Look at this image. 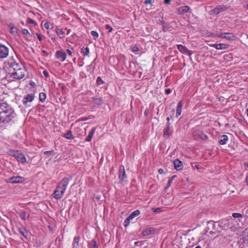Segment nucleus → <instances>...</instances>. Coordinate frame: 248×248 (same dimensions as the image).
I'll list each match as a JSON object with an SVG mask.
<instances>
[{"label":"nucleus","mask_w":248,"mask_h":248,"mask_svg":"<svg viewBox=\"0 0 248 248\" xmlns=\"http://www.w3.org/2000/svg\"><path fill=\"white\" fill-rule=\"evenodd\" d=\"M195 248H202L201 246H198Z\"/></svg>","instance_id":"774afa93"},{"label":"nucleus","mask_w":248,"mask_h":248,"mask_svg":"<svg viewBox=\"0 0 248 248\" xmlns=\"http://www.w3.org/2000/svg\"><path fill=\"white\" fill-rule=\"evenodd\" d=\"M25 181V178L21 176H16L9 178V182L12 184H17L23 183Z\"/></svg>","instance_id":"1a4fd4ad"},{"label":"nucleus","mask_w":248,"mask_h":248,"mask_svg":"<svg viewBox=\"0 0 248 248\" xmlns=\"http://www.w3.org/2000/svg\"><path fill=\"white\" fill-rule=\"evenodd\" d=\"M232 216L234 218H241V217H242V215L241 214L237 213H233Z\"/></svg>","instance_id":"e433bc0d"},{"label":"nucleus","mask_w":248,"mask_h":248,"mask_svg":"<svg viewBox=\"0 0 248 248\" xmlns=\"http://www.w3.org/2000/svg\"><path fill=\"white\" fill-rule=\"evenodd\" d=\"M39 100L42 102H44L46 99V94L45 93L42 92L39 93Z\"/></svg>","instance_id":"cd10ccee"},{"label":"nucleus","mask_w":248,"mask_h":248,"mask_svg":"<svg viewBox=\"0 0 248 248\" xmlns=\"http://www.w3.org/2000/svg\"><path fill=\"white\" fill-rule=\"evenodd\" d=\"M105 29L108 30L109 32H110L112 31V28L109 25H106Z\"/></svg>","instance_id":"ea45409f"},{"label":"nucleus","mask_w":248,"mask_h":248,"mask_svg":"<svg viewBox=\"0 0 248 248\" xmlns=\"http://www.w3.org/2000/svg\"><path fill=\"white\" fill-rule=\"evenodd\" d=\"M27 72L25 67L16 71L10 69V72L6 75L5 79L8 82H11L23 79L26 75Z\"/></svg>","instance_id":"f03ea898"},{"label":"nucleus","mask_w":248,"mask_h":248,"mask_svg":"<svg viewBox=\"0 0 248 248\" xmlns=\"http://www.w3.org/2000/svg\"><path fill=\"white\" fill-rule=\"evenodd\" d=\"M19 216L22 220H26V212L24 211H21L19 214Z\"/></svg>","instance_id":"2f4dec72"},{"label":"nucleus","mask_w":248,"mask_h":248,"mask_svg":"<svg viewBox=\"0 0 248 248\" xmlns=\"http://www.w3.org/2000/svg\"><path fill=\"white\" fill-rule=\"evenodd\" d=\"M127 177L125 174L124 166L121 165L119 167V178L121 181H123Z\"/></svg>","instance_id":"f8f14e48"},{"label":"nucleus","mask_w":248,"mask_h":248,"mask_svg":"<svg viewBox=\"0 0 248 248\" xmlns=\"http://www.w3.org/2000/svg\"><path fill=\"white\" fill-rule=\"evenodd\" d=\"M198 137L202 140H206L208 138V136L202 132H201L199 133Z\"/></svg>","instance_id":"bb28decb"},{"label":"nucleus","mask_w":248,"mask_h":248,"mask_svg":"<svg viewBox=\"0 0 248 248\" xmlns=\"http://www.w3.org/2000/svg\"><path fill=\"white\" fill-rule=\"evenodd\" d=\"M167 123H170V117H168L167 118Z\"/></svg>","instance_id":"0e129e2a"},{"label":"nucleus","mask_w":248,"mask_h":248,"mask_svg":"<svg viewBox=\"0 0 248 248\" xmlns=\"http://www.w3.org/2000/svg\"><path fill=\"white\" fill-rule=\"evenodd\" d=\"M228 9L226 6L224 5H220L217 7V8L214 9L211 11V14H215L217 15L220 13L224 12L226 11Z\"/></svg>","instance_id":"9d476101"},{"label":"nucleus","mask_w":248,"mask_h":248,"mask_svg":"<svg viewBox=\"0 0 248 248\" xmlns=\"http://www.w3.org/2000/svg\"><path fill=\"white\" fill-rule=\"evenodd\" d=\"M183 107V103L181 101H179L178 103V105L176 108V117H178L182 112V109Z\"/></svg>","instance_id":"f3484780"},{"label":"nucleus","mask_w":248,"mask_h":248,"mask_svg":"<svg viewBox=\"0 0 248 248\" xmlns=\"http://www.w3.org/2000/svg\"><path fill=\"white\" fill-rule=\"evenodd\" d=\"M155 232V229L153 227L147 228L146 230H144L142 234L143 236H147L151 234H154Z\"/></svg>","instance_id":"2eb2a0df"},{"label":"nucleus","mask_w":248,"mask_h":248,"mask_svg":"<svg viewBox=\"0 0 248 248\" xmlns=\"http://www.w3.org/2000/svg\"><path fill=\"white\" fill-rule=\"evenodd\" d=\"M128 218L131 220L135 218L131 214L128 217Z\"/></svg>","instance_id":"4d7b16f0"},{"label":"nucleus","mask_w":248,"mask_h":248,"mask_svg":"<svg viewBox=\"0 0 248 248\" xmlns=\"http://www.w3.org/2000/svg\"><path fill=\"white\" fill-rule=\"evenodd\" d=\"M211 46L216 48L217 49H225L228 47V45L224 43L214 44L210 45Z\"/></svg>","instance_id":"ddd939ff"},{"label":"nucleus","mask_w":248,"mask_h":248,"mask_svg":"<svg viewBox=\"0 0 248 248\" xmlns=\"http://www.w3.org/2000/svg\"><path fill=\"white\" fill-rule=\"evenodd\" d=\"M245 183H246L247 185L248 186V175H247L246 178L245 180Z\"/></svg>","instance_id":"6e6d98bb"},{"label":"nucleus","mask_w":248,"mask_h":248,"mask_svg":"<svg viewBox=\"0 0 248 248\" xmlns=\"http://www.w3.org/2000/svg\"><path fill=\"white\" fill-rule=\"evenodd\" d=\"M55 56L61 62H64L66 58V54L63 50L57 51L55 54Z\"/></svg>","instance_id":"9b49d317"},{"label":"nucleus","mask_w":248,"mask_h":248,"mask_svg":"<svg viewBox=\"0 0 248 248\" xmlns=\"http://www.w3.org/2000/svg\"><path fill=\"white\" fill-rule=\"evenodd\" d=\"M208 225H212V229L215 230V224L214 223V222L213 221H210L209 222H208Z\"/></svg>","instance_id":"c03bdc74"},{"label":"nucleus","mask_w":248,"mask_h":248,"mask_svg":"<svg viewBox=\"0 0 248 248\" xmlns=\"http://www.w3.org/2000/svg\"><path fill=\"white\" fill-rule=\"evenodd\" d=\"M145 3H151V0H146L145 2Z\"/></svg>","instance_id":"052dcab7"},{"label":"nucleus","mask_w":248,"mask_h":248,"mask_svg":"<svg viewBox=\"0 0 248 248\" xmlns=\"http://www.w3.org/2000/svg\"><path fill=\"white\" fill-rule=\"evenodd\" d=\"M189 10V7L188 6H184L180 7L178 9V13L179 15H182L185 13H186Z\"/></svg>","instance_id":"a211bd4d"},{"label":"nucleus","mask_w":248,"mask_h":248,"mask_svg":"<svg viewBox=\"0 0 248 248\" xmlns=\"http://www.w3.org/2000/svg\"><path fill=\"white\" fill-rule=\"evenodd\" d=\"M81 53L84 55L87 56L89 54V48L88 47H82L81 48Z\"/></svg>","instance_id":"c85d7f7f"},{"label":"nucleus","mask_w":248,"mask_h":248,"mask_svg":"<svg viewBox=\"0 0 248 248\" xmlns=\"http://www.w3.org/2000/svg\"><path fill=\"white\" fill-rule=\"evenodd\" d=\"M37 36V38H38V39L39 40V41H42V35L38 33H36Z\"/></svg>","instance_id":"09e8293b"},{"label":"nucleus","mask_w":248,"mask_h":248,"mask_svg":"<svg viewBox=\"0 0 248 248\" xmlns=\"http://www.w3.org/2000/svg\"><path fill=\"white\" fill-rule=\"evenodd\" d=\"M63 187L62 186V185H61V182L59 183V184L57 186L56 190H58L59 191H61V189H62Z\"/></svg>","instance_id":"a19ab883"},{"label":"nucleus","mask_w":248,"mask_h":248,"mask_svg":"<svg viewBox=\"0 0 248 248\" xmlns=\"http://www.w3.org/2000/svg\"><path fill=\"white\" fill-rule=\"evenodd\" d=\"M51 152H52V151H45V152H44V154H45V155H47V154H49V153H51Z\"/></svg>","instance_id":"13d9d810"},{"label":"nucleus","mask_w":248,"mask_h":248,"mask_svg":"<svg viewBox=\"0 0 248 248\" xmlns=\"http://www.w3.org/2000/svg\"><path fill=\"white\" fill-rule=\"evenodd\" d=\"M9 54L8 48L2 44H0V58H6Z\"/></svg>","instance_id":"0eeeda50"},{"label":"nucleus","mask_w":248,"mask_h":248,"mask_svg":"<svg viewBox=\"0 0 248 248\" xmlns=\"http://www.w3.org/2000/svg\"><path fill=\"white\" fill-rule=\"evenodd\" d=\"M9 27H10V32L12 34H15V33H16L17 32V29L13 25H9Z\"/></svg>","instance_id":"c756f323"},{"label":"nucleus","mask_w":248,"mask_h":248,"mask_svg":"<svg viewBox=\"0 0 248 248\" xmlns=\"http://www.w3.org/2000/svg\"><path fill=\"white\" fill-rule=\"evenodd\" d=\"M140 214V211L139 210L134 211L131 215L134 217H136Z\"/></svg>","instance_id":"c9c22d12"},{"label":"nucleus","mask_w":248,"mask_h":248,"mask_svg":"<svg viewBox=\"0 0 248 248\" xmlns=\"http://www.w3.org/2000/svg\"><path fill=\"white\" fill-rule=\"evenodd\" d=\"M245 166L248 169V163H245Z\"/></svg>","instance_id":"69168bd1"},{"label":"nucleus","mask_w":248,"mask_h":248,"mask_svg":"<svg viewBox=\"0 0 248 248\" xmlns=\"http://www.w3.org/2000/svg\"><path fill=\"white\" fill-rule=\"evenodd\" d=\"M43 74L46 77H47L49 76L48 73L46 71H44Z\"/></svg>","instance_id":"864d4df0"},{"label":"nucleus","mask_w":248,"mask_h":248,"mask_svg":"<svg viewBox=\"0 0 248 248\" xmlns=\"http://www.w3.org/2000/svg\"><path fill=\"white\" fill-rule=\"evenodd\" d=\"M96 127H93L91 131L90 132L88 136L86 137L85 139V141H90L92 140V139L95 132Z\"/></svg>","instance_id":"aec40b11"},{"label":"nucleus","mask_w":248,"mask_h":248,"mask_svg":"<svg viewBox=\"0 0 248 248\" xmlns=\"http://www.w3.org/2000/svg\"><path fill=\"white\" fill-rule=\"evenodd\" d=\"M171 92V90L170 89H167L165 90V93L166 95L169 94Z\"/></svg>","instance_id":"de8ad7c7"},{"label":"nucleus","mask_w":248,"mask_h":248,"mask_svg":"<svg viewBox=\"0 0 248 248\" xmlns=\"http://www.w3.org/2000/svg\"><path fill=\"white\" fill-rule=\"evenodd\" d=\"M9 155L15 157L16 160L22 164L26 162V158L25 155L18 150H9L8 152Z\"/></svg>","instance_id":"39448f33"},{"label":"nucleus","mask_w":248,"mask_h":248,"mask_svg":"<svg viewBox=\"0 0 248 248\" xmlns=\"http://www.w3.org/2000/svg\"><path fill=\"white\" fill-rule=\"evenodd\" d=\"M44 26L45 28L46 29H48L49 27V24L48 23L46 22V23H45L44 25Z\"/></svg>","instance_id":"603ef678"},{"label":"nucleus","mask_w":248,"mask_h":248,"mask_svg":"<svg viewBox=\"0 0 248 248\" xmlns=\"http://www.w3.org/2000/svg\"><path fill=\"white\" fill-rule=\"evenodd\" d=\"M97 247L98 245L96 243V242L94 240H92L89 243V248H96Z\"/></svg>","instance_id":"a878e982"},{"label":"nucleus","mask_w":248,"mask_h":248,"mask_svg":"<svg viewBox=\"0 0 248 248\" xmlns=\"http://www.w3.org/2000/svg\"><path fill=\"white\" fill-rule=\"evenodd\" d=\"M51 39L54 42H55L56 41V38L55 37H52Z\"/></svg>","instance_id":"680f3d73"},{"label":"nucleus","mask_w":248,"mask_h":248,"mask_svg":"<svg viewBox=\"0 0 248 248\" xmlns=\"http://www.w3.org/2000/svg\"><path fill=\"white\" fill-rule=\"evenodd\" d=\"M170 0H165L164 2L166 4H169L170 2Z\"/></svg>","instance_id":"bf43d9fd"},{"label":"nucleus","mask_w":248,"mask_h":248,"mask_svg":"<svg viewBox=\"0 0 248 248\" xmlns=\"http://www.w3.org/2000/svg\"><path fill=\"white\" fill-rule=\"evenodd\" d=\"M130 220L127 217L125 220H124V226L125 227H127V226L129 225V223H130Z\"/></svg>","instance_id":"79ce46f5"},{"label":"nucleus","mask_w":248,"mask_h":248,"mask_svg":"<svg viewBox=\"0 0 248 248\" xmlns=\"http://www.w3.org/2000/svg\"><path fill=\"white\" fill-rule=\"evenodd\" d=\"M152 210L155 213H159L161 211V209L160 208H152Z\"/></svg>","instance_id":"37998d69"},{"label":"nucleus","mask_w":248,"mask_h":248,"mask_svg":"<svg viewBox=\"0 0 248 248\" xmlns=\"http://www.w3.org/2000/svg\"><path fill=\"white\" fill-rule=\"evenodd\" d=\"M69 179L68 178H64L61 181V185H62V186L63 187L62 189L59 191L58 190H55L53 193L54 198L56 200L61 199L67 187V186L69 183Z\"/></svg>","instance_id":"7ed1b4c3"},{"label":"nucleus","mask_w":248,"mask_h":248,"mask_svg":"<svg viewBox=\"0 0 248 248\" xmlns=\"http://www.w3.org/2000/svg\"><path fill=\"white\" fill-rule=\"evenodd\" d=\"M228 140V136L226 135H222L219 137V143L220 145H224Z\"/></svg>","instance_id":"6ab92c4d"},{"label":"nucleus","mask_w":248,"mask_h":248,"mask_svg":"<svg viewBox=\"0 0 248 248\" xmlns=\"http://www.w3.org/2000/svg\"><path fill=\"white\" fill-rule=\"evenodd\" d=\"M224 38L229 41L233 40L235 38V36L232 33L230 32L225 33V35H224Z\"/></svg>","instance_id":"4be33fe9"},{"label":"nucleus","mask_w":248,"mask_h":248,"mask_svg":"<svg viewBox=\"0 0 248 248\" xmlns=\"http://www.w3.org/2000/svg\"><path fill=\"white\" fill-rule=\"evenodd\" d=\"M28 23H30V24H35V21L33 19H31V18H28Z\"/></svg>","instance_id":"a18cd8bd"},{"label":"nucleus","mask_w":248,"mask_h":248,"mask_svg":"<svg viewBox=\"0 0 248 248\" xmlns=\"http://www.w3.org/2000/svg\"><path fill=\"white\" fill-rule=\"evenodd\" d=\"M93 103L97 105H101L103 104V100L102 97H92Z\"/></svg>","instance_id":"dca6fc26"},{"label":"nucleus","mask_w":248,"mask_h":248,"mask_svg":"<svg viewBox=\"0 0 248 248\" xmlns=\"http://www.w3.org/2000/svg\"><path fill=\"white\" fill-rule=\"evenodd\" d=\"M22 33L27 37L30 36V32H29L28 30L26 29H23L22 30Z\"/></svg>","instance_id":"f704fd0d"},{"label":"nucleus","mask_w":248,"mask_h":248,"mask_svg":"<svg viewBox=\"0 0 248 248\" xmlns=\"http://www.w3.org/2000/svg\"><path fill=\"white\" fill-rule=\"evenodd\" d=\"M96 82L98 85H101V84H103V83H104L102 78L100 77H98L97 78Z\"/></svg>","instance_id":"4c0bfd02"},{"label":"nucleus","mask_w":248,"mask_h":248,"mask_svg":"<svg viewBox=\"0 0 248 248\" xmlns=\"http://www.w3.org/2000/svg\"><path fill=\"white\" fill-rule=\"evenodd\" d=\"M223 222H225V225H227L229 223H228V221L226 219H224V220H222V221L220 222V225L223 223Z\"/></svg>","instance_id":"8fccbe9b"},{"label":"nucleus","mask_w":248,"mask_h":248,"mask_svg":"<svg viewBox=\"0 0 248 248\" xmlns=\"http://www.w3.org/2000/svg\"><path fill=\"white\" fill-rule=\"evenodd\" d=\"M56 32L59 35H63L64 34V31H62V29H61L60 28H57L56 29Z\"/></svg>","instance_id":"72a5a7b5"},{"label":"nucleus","mask_w":248,"mask_h":248,"mask_svg":"<svg viewBox=\"0 0 248 248\" xmlns=\"http://www.w3.org/2000/svg\"><path fill=\"white\" fill-rule=\"evenodd\" d=\"M170 123H167L166 124V128L165 130L164 133V136L167 138L169 137L170 136Z\"/></svg>","instance_id":"412c9836"},{"label":"nucleus","mask_w":248,"mask_h":248,"mask_svg":"<svg viewBox=\"0 0 248 248\" xmlns=\"http://www.w3.org/2000/svg\"><path fill=\"white\" fill-rule=\"evenodd\" d=\"M245 8L248 9V3L247 4V5L246 6H245Z\"/></svg>","instance_id":"338daca9"},{"label":"nucleus","mask_w":248,"mask_h":248,"mask_svg":"<svg viewBox=\"0 0 248 248\" xmlns=\"http://www.w3.org/2000/svg\"><path fill=\"white\" fill-rule=\"evenodd\" d=\"M158 172L159 174H163L164 173V170L162 169H159L158 170Z\"/></svg>","instance_id":"5fc2aeb1"},{"label":"nucleus","mask_w":248,"mask_h":248,"mask_svg":"<svg viewBox=\"0 0 248 248\" xmlns=\"http://www.w3.org/2000/svg\"><path fill=\"white\" fill-rule=\"evenodd\" d=\"M173 165L174 166V168L177 170H180L183 169V163L181 161H180L178 159L174 160Z\"/></svg>","instance_id":"4468645a"},{"label":"nucleus","mask_w":248,"mask_h":248,"mask_svg":"<svg viewBox=\"0 0 248 248\" xmlns=\"http://www.w3.org/2000/svg\"><path fill=\"white\" fill-rule=\"evenodd\" d=\"M172 181H173V178H169V180L168 181L167 186V187L166 188H168L169 187H170V186L171 185V183H172Z\"/></svg>","instance_id":"58836bf2"},{"label":"nucleus","mask_w":248,"mask_h":248,"mask_svg":"<svg viewBox=\"0 0 248 248\" xmlns=\"http://www.w3.org/2000/svg\"><path fill=\"white\" fill-rule=\"evenodd\" d=\"M16 116V114L12 108L7 103L0 104V122L7 124L11 122Z\"/></svg>","instance_id":"f257e3e1"},{"label":"nucleus","mask_w":248,"mask_h":248,"mask_svg":"<svg viewBox=\"0 0 248 248\" xmlns=\"http://www.w3.org/2000/svg\"><path fill=\"white\" fill-rule=\"evenodd\" d=\"M67 52L68 53V54L70 56H72V51L71 50L69 49H67Z\"/></svg>","instance_id":"3c124183"},{"label":"nucleus","mask_w":248,"mask_h":248,"mask_svg":"<svg viewBox=\"0 0 248 248\" xmlns=\"http://www.w3.org/2000/svg\"><path fill=\"white\" fill-rule=\"evenodd\" d=\"M88 120V118H86V117L82 118L81 119V121H86V120Z\"/></svg>","instance_id":"e2e57ef3"},{"label":"nucleus","mask_w":248,"mask_h":248,"mask_svg":"<svg viewBox=\"0 0 248 248\" xmlns=\"http://www.w3.org/2000/svg\"><path fill=\"white\" fill-rule=\"evenodd\" d=\"M20 233L25 238H27L28 233L25 228H21L19 229Z\"/></svg>","instance_id":"5701e85b"},{"label":"nucleus","mask_w":248,"mask_h":248,"mask_svg":"<svg viewBox=\"0 0 248 248\" xmlns=\"http://www.w3.org/2000/svg\"><path fill=\"white\" fill-rule=\"evenodd\" d=\"M7 63L9 67V70L11 69L12 71H16L25 67L17 59H16L13 57L10 58Z\"/></svg>","instance_id":"20e7f679"},{"label":"nucleus","mask_w":248,"mask_h":248,"mask_svg":"<svg viewBox=\"0 0 248 248\" xmlns=\"http://www.w3.org/2000/svg\"><path fill=\"white\" fill-rule=\"evenodd\" d=\"M131 49L132 51L133 52H138L140 50L139 47L136 45L131 46Z\"/></svg>","instance_id":"473e14b6"},{"label":"nucleus","mask_w":248,"mask_h":248,"mask_svg":"<svg viewBox=\"0 0 248 248\" xmlns=\"http://www.w3.org/2000/svg\"><path fill=\"white\" fill-rule=\"evenodd\" d=\"M91 34L94 40H96L99 36L98 33L97 32V31H91Z\"/></svg>","instance_id":"7c9ffc66"},{"label":"nucleus","mask_w":248,"mask_h":248,"mask_svg":"<svg viewBox=\"0 0 248 248\" xmlns=\"http://www.w3.org/2000/svg\"><path fill=\"white\" fill-rule=\"evenodd\" d=\"M35 97L33 93H28L25 95L23 99V103L26 106H30L29 103L31 102Z\"/></svg>","instance_id":"423d86ee"},{"label":"nucleus","mask_w":248,"mask_h":248,"mask_svg":"<svg viewBox=\"0 0 248 248\" xmlns=\"http://www.w3.org/2000/svg\"><path fill=\"white\" fill-rule=\"evenodd\" d=\"M79 237H75L73 243V248H78V247Z\"/></svg>","instance_id":"393cba45"},{"label":"nucleus","mask_w":248,"mask_h":248,"mask_svg":"<svg viewBox=\"0 0 248 248\" xmlns=\"http://www.w3.org/2000/svg\"><path fill=\"white\" fill-rule=\"evenodd\" d=\"M224 35H225V33H220V34H217V35H216V37H220V38H224Z\"/></svg>","instance_id":"49530a36"},{"label":"nucleus","mask_w":248,"mask_h":248,"mask_svg":"<svg viewBox=\"0 0 248 248\" xmlns=\"http://www.w3.org/2000/svg\"><path fill=\"white\" fill-rule=\"evenodd\" d=\"M177 47L179 51L183 54L187 55L189 56H191L193 54V51L188 50L186 46L182 45H178Z\"/></svg>","instance_id":"6e6552de"},{"label":"nucleus","mask_w":248,"mask_h":248,"mask_svg":"<svg viewBox=\"0 0 248 248\" xmlns=\"http://www.w3.org/2000/svg\"><path fill=\"white\" fill-rule=\"evenodd\" d=\"M63 137L67 139H73L74 137L73 136L71 131H68L66 133L63 135Z\"/></svg>","instance_id":"b1692460"}]
</instances>
